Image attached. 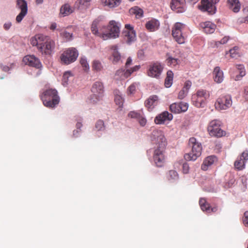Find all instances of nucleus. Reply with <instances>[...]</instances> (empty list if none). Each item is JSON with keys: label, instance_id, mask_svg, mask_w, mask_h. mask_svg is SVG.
Returning a JSON list of instances; mask_svg holds the SVG:
<instances>
[{"label": "nucleus", "instance_id": "31", "mask_svg": "<svg viewBox=\"0 0 248 248\" xmlns=\"http://www.w3.org/2000/svg\"><path fill=\"white\" fill-rule=\"evenodd\" d=\"M73 9L69 4H64L62 5L60 9V15L61 16L64 17L67 16L72 13Z\"/></svg>", "mask_w": 248, "mask_h": 248}, {"label": "nucleus", "instance_id": "30", "mask_svg": "<svg viewBox=\"0 0 248 248\" xmlns=\"http://www.w3.org/2000/svg\"><path fill=\"white\" fill-rule=\"evenodd\" d=\"M167 56L166 62L169 66L174 67L180 64V60L179 59L173 57L169 53L167 54Z\"/></svg>", "mask_w": 248, "mask_h": 248}, {"label": "nucleus", "instance_id": "64", "mask_svg": "<svg viewBox=\"0 0 248 248\" xmlns=\"http://www.w3.org/2000/svg\"><path fill=\"white\" fill-rule=\"evenodd\" d=\"M243 12L245 14H248V6H246L243 9Z\"/></svg>", "mask_w": 248, "mask_h": 248}, {"label": "nucleus", "instance_id": "40", "mask_svg": "<svg viewBox=\"0 0 248 248\" xmlns=\"http://www.w3.org/2000/svg\"><path fill=\"white\" fill-rule=\"evenodd\" d=\"M72 76V74L70 72L67 71L65 72L63 75L62 82V84L64 86H65L67 84L68 81L69 80V78Z\"/></svg>", "mask_w": 248, "mask_h": 248}, {"label": "nucleus", "instance_id": "39", "mask_svg": "<svg viewBox=\"0 0 248 248\" xmlns=\"http://www.w3.org/2000/svg\"><path fill=\"white\" fill-rule=\"evenodd\" d=\"M230 56L232 58H236L239 56V48L238 46H234L229 51Z\"/></svg>", "mask_w": 248, "mask_h": 248}, {"label": "nucleus", "instance_id": "48", "mask_svg": "<svg viewBox=\"0 0 248 248\" xmlns=\"http://www.w3.org/2000/svg\"><path fill=\"white\" fill-rule=\"evenodd\" d=\"M187 91L182 88V89L178 93V98L179 99H183L187 95Z\"/></svg>", "mask_w": 248, "mask_h": 248}, {"label": "nucleus", "instance_id": "63", "mask_svg": "<svg viewBox=\"0 0 248 248\" xmlns=\"http://www.w3.org/2000/svg\"><path fill=\"white\" fill-rule=\"evenodd\" d=\"M57 27V24L56 23H53L51 24L49 28L51 30H54Z\"/></svg>", "mask_w": 248, "mask_h": 248}, {"label": "nucleus", "instance_id": "8", "mask_svg": "<svg viewBox=\"0 0 248 248\" xmlns=\"http://www.w3.org/2000/svg\"><path fill=\"white\" fill-rule=\"evenodd\" d=\"M93 93L91 100L93 103L101 100L104 96V87L102 82L96 81L93 85L91 89Z\"/></svg>", "mask_w": 248, "mask_h": 248}, {"label": "nucleus", "instance_id": "24", "mask_svg": "<svg viewBox=\"0 0 248 248\" xmlns=\"http://www.w3.org/2000/svg\"><path fill=\"white\" fill-rule=\"evenodd\" d=\"M201 26L206 33H212L215 31L216 25L210 21L201 23Z\"/></svg>", "mask_w": 248, "mask_h": 248}, {"label": "nucleus", "instance_id": "17", "mask_svg": "<svg viewBox=\"0 0 248 248\" xmlns=\"http://www.w3.org/2000/svg\"><path fill=\"white\" fill-rule=\"evenodd\" d=\"M23 62L26 65L40 69L42 67V64L39 59L34 55H28L25 56L23 59Z\"/></svg>", "mask_w": 248, "mask_h": 248}, {"label": "nucleus", "instance_id": "9", "mask_svg": "<svg viewBox=\"0 0 248 248\" xmlns=\"http://www.w3.org/2000/svg\"><path fill=\"white\" fill-rule=\"evenodd\" d=\"M108 32L103 34L102 39L107 40L110 38H115L118 37L120 34V27L118 23L114 20L109 22L108 27Z\"/></svg>", "mask_w": 248, "mask_h": 248}, {"label": "nucleus", "instance_id": "10", "mask_svg": "<svg viewBox=\"0 0 248 248\" xmlns=\"http://www.w3.org/2000/svg\"><path fill=\"white\" fill-rule=\"evenodd\" d=\"M232 104V98L229 95H223L219 96L217 100L215 106L217 110L226 109Z\"/></svg>", "mask_w": 248, "mask_h": 248}, {"label": "nucleus", "instance_id": "50", "mask_svg": "<svg viewBox=\"0 0 248 248\" xmlns=\"http://www.w3.org/2000/svg\"><path fill=\"white\" fill-rule=\"evenodd\" d=\"M243 221L244 225L248 227V211H246L244 213Z\"/></svg>", "mask_w": 248, "mask_h": 248}, {"label": "nucleus", "instance_id": "33", "mask_svg": "<svg viewBox=\"0 0 248 248\" xmlns=\"http://www.w3.org/2000/svg\"><path fill=\"white\" fill-rule=\"evenodd\" d=\"M102 3L109 8H113L119 5L121 0H101Z\"/></svg>", "mask_w": 248, "mask_h": 248}, {"label": "nucleus", "instance_id": "25", "mask_svg": "<svg viewBox=\"0 0 248 248\" xmlns=\"http://www.w3.org/2000/svg\"><path fill=\"white\" fill-rule=\"evenodd\" d=\"M217 160V157L214 155L207 157L204 160L202 165V169L203 170H207L209 166H211Z\"/></svg>", "mask_w": 248, "mask_h": 248}, {"label": "nucleus", "instance_id": "29", "mask_svg": "<svg viewBox=\"0 0 248 248\" xmlns=\"http://www.w3.org/2000/svg\"><path fill=\"white\" fill-rule=\"evenodd\" d=\"M99 24V21L98 20H94L91 26V31L92 33L97 36H100L102 38L103 34L104 33L103 31H102V29H100V31H98V26Z\"/></svg>", "mask_w": 248, "mask_h": 248}, {"label": "nucleus", "instance_id": "42", "mask_svg": "<svg viewBox=\"0 0 248 248\" xmlns=\"http://www.w3.org/2000/svg\"><path fill=\"white\" fill-rule=\"evenodd\" d=\"M114 101L116 105H118L119 107H121L123 105L124 100L121 95L116 94L115 96Z\"/></svg>", "mask_w": 248, "mask_h": 248}, {"label": "nucleus", "instance_id": "60", "mask_svg": "<svg viewBox=\"0 0 248 248\" xmlns=\"http://www.w3.org/2000/svg\"><path fill=\"white\" fill-rule=\"evenodd\" d=\"M11 25H12L11 23L9 22L5 23L4 24L3 27L5 30H8L10 28Z\"/></svg>", "mask_w": 248, "mask_h": 248}, {"label": "nucleus", "instance_id": "1", "mask_svg": "<svg viewBox=\"0 0 248 248\" xmlns=\"http://www.w3.org/2000/svg\"><path fill=\"white\" fill-rule=\"evenodd\" d=\"M152 141L155 144L153 159L156 166L162 167L165 162V149L167 144L166 139L163 132L155 130L152 133Z\"/></svg>", "mask_w": 248, "mask_h": 248}, {"label": "nucleus", "instance_id": "6", "mask_svg": "<svg viewBox=\"0 0 248 248\" xmlns=\"http://www.w3.org/2000/svg\"><path fill=\"white\" fill-rule=\"evenodd\" d=\"M186 28V25L180 22L175 23L172 27L171 34L173 39L179 44H184L185 37L183 31Z\"/></svg>", "mask_w": 248, "mask_h": 248}, {"label": "nucleus", "instance_id": "12", "mask_svg": "<svg viewBox=\"0 0 248 248\" xmlns=\"http://www.w3.org/2000/svg\"><path fill=\"white\" fill-rule=\"evenodd\" d=\"M140 68V65H136L126 70L123 69H119L115 73V78L117 80H124L130 77L134 72L138 70Z\"/></svg>", "mask_w": 248, "mask_h": 248}, {"label": "nucleus", "instance_id": "45", "mask_svg": "<svg viewBox=\"0 0 248 248\" xmlns=\"http://www.w3.org/2000/svg\"><path fill=\"white\" fill-rule=\"evenodd\" d=\"M194 155L192 150L188 153H186L184 155V158L186 161H195L197 158L193 159V155Z\"/></svg>", "mask_w": 248, "mask_h": 248}, {"label": "nucleus", "instance_id": "28", "mask_svg": "<svg viewBox=\"0 0 248 248\" xmlns=\"http://www.w3.org/2000/svg\"><path fill=\"white\" fill-rule=\"evenodd\" d=\"M228 4L230 9L237 13L240 9L241 4L238 0H228Z\"/></svg>", "mask_w": 248, "mask_h": 248}, {"label": "nucleus", "instance_id": "44", "mask_svg": "<svg viewBox=\"0 0 248 248\" xmlns=\"http://www.w3.org/2000/svg\"><path fill=\"white\" fill-rule=\"evenodd\" d=\"M80 63L82 67L84 68V70L87 71L89 69V65L87 62V60L84 58H81L80 60Z\"/></svg>", "mask_w": 248, "mask_h": 248}, {"label": "nucleus", "instance_id": "13", "mask_svg": "<svg viewBox=\"0 0 248 248\" xmlns=\"http://www.w3.org/2000/svg\"><path fill=\"white\" fill-rule=\"evenodd\" d=\"M163 69V65L158 62H155L149 65L147 74L149 77L158 78L161 75Z\"/></svg>", "mask_w": 248, "mask_h": 248}, {"label": "nucleus", "instance_id": "4", "mask_svg": "<svg viewBox=\"0 0 248 248\" xmlns=\"http://www.w3.org/2000/svg\"><path fill=\"white\" fill-rule=\"evenodd\" d=\"M210 97L208 91L203 90H198L197 92L192 96L193 104L198 108H202L206 103V100Z\"/></svg>", "mask_w": 248, "mask_h": 248}, {"label": "nucleus", "instance_id": "18", "mask_svg": "<svg viewBox=\"0 0 248 248\" xmlns=\"http://www.w3.org/2000/svg\"><path fill=\"white\" fill-rule=\"evenodd\" d=\"M248 160V151L243 152L241 155L237 158L234 162V166L235 168L238 170H242L245 168V163Z\"/></svg>", "mask_w": 248, "mask_h": 248}, {"label": "nucleus", "instance_id": "5", "mask_svg": "<svg viewBox=\"0 0 248 248\" xmlns=\"http://www.w3.org/2000/svg\"><path fill=\"white\" fill-rule=\"evenodd\" d=\"M221 122L218 120L211 121L208 124L207 131L212 137L220 138L226 134L225 131L221 128Z\"/></svg>", "mask_w": 248, "mask_h": 248}, {"label": "nucleus", "instance_id": "59", "mask_svg": "<svg viewBox=\"0 0 248 248\" xmlns=\"http://www.w3.org/2000/svg\"><path fill=\"white\" fill-rule=\"evenodd\" d=\"M78 1L80 5H86L91 1V0H78Z\"/></svg>", "mask_w": 248, "mask_h": 248}, {"label": "nucleus", "instance_id": "51", "mask_svg": "<svg viewBox=\"0 0 248 248\" xmlns=\"http://www.w3.org/2000/svg\"><path fill=\"white\" fill-rule=\"evenodd\" d=\"M140 114L135 111H130L128 113V116L132 118H136L138 119Z\"/></svg>", "mask_w": 248, "mask_h": 248}, {"label": "nucleus", "instance_id": "46", "mask_svg": "<svg viewBox=\"0 0 248 248\" xmlns=\"http://www.w3.org/2000/svg\"><path fill=\"white\" fill-rule=\"evenodd\" d=\"M137 88V86L135 84L133 83L130 85L127 88V93L128 94H133L135 93Z\"/></svg>", "mask_w": 248, "mask_h": 248}, {"label": "nucleus", "instance_id": "14", "mask_svg": "<svg viewBox=\"0 0 248 248\" xmlns=\"http://www.w3.org/2000/svg\"><path fill=\"white\" fill-rule=\"evenodd\" d=\"M188 145L192 147L191 150L194 153L193 155V159L197 158L201 155L202 146L201 143L197 141L196 139L194 138H191L189 140Z\"/></svg>", "mask_w": 248, "mask_h": 248}, {"label": "nucleus", "instance_id": "54", "mask_svg": "<svg viewBox=\"0 0 248 248\" xmlns=\"http://www.w3.org/2000/svg\"><path fill=\"white\" fill-rule=\"evenodd\" d=\"M192 85V83L190 80H186L184 84V86L183 88V89H186L187 92H188L189 89L191 87Z\"/></svg>", "mask_w": 248, "mask_h": 248}, {"label": "nucleus", "instance_id": "11", "mask_svg": "<svg viewBox=\"0 0 248 248\" xmlns=\"http://www.w3.org/2000/svg\"><path fill=\"white\" fill-rule=\"evenodd\" d=\"M218 1L219 0H202L201 5L199 7L202 11L207 12L212 15L216 12V7L215 5Z\"/></svg>", "mask_w": 248, "mask_h": 248}, {"label": "nucleus", "instance_id": "15", "mask_svg": "<svg viewBox=\"0 0 248 248\" xmlns=\"http://www.w3.org/2000/svg\"><path fill=\"white\" fill-rule=\"evenodd\" d=\"M188 108V104L184 102H176L170 106V110L174 113L179 114L186 112Z\"/></svg>", "mask_w": 248, "mask_h": 248}, {"label": "nucleus", "instance_id": "55", "mask_svg": "<svg viewBox=\"0 0 248 248\" xmlns=\"http://www.w3.org/2000/svg\"><path fill=\"white\" fill-rule=\"evenodd\" d=\"M139 37L143 40H148V36L144 32H140L139 34Z\"/></svg>", "mask_w": 248, "mask_h": 248}, {"label": "nucleus", "instance_id": "47", "mask_svg": "<svg viewBox=\"0 0 248 248\" xmlns=\"http://www.w3.org/2000/svg\"><path fill=\"white\" fill-rule=\"evenodd\" d=\"M61 36L65 38L66 40H70L72 38V34L67 32L66 31H64L61 33Z\"/></svg>", "mask_w": 248, "mask_h": 248}, {"label": "nucleus", "instance_id": "41", "mask_svg": "<svg viewBox=\"0 0 248 248\" xmlns=\"http://www.w3.org/2000/svg\"><path fill=\"white\" fill-rule=\"evenodd\" d=\"M95 127L97 131H102L105 129L104 122L103 120H98L95 125Z\"/></svg>", "mask_w": 248, "mask_h": 248}, {"label": "nucleus", "instance_id": "53", "mask_svg": "<svg viewBox=\"0 0 248 248\" xmlns=\"http://www.w3.org/2000/svg\"><path fill=\"white\" fill-rule=\"evenodd\" d=\"M229 39V37L228 36H225L220 41L217 42L216 45L217 46L218 44H225L228 42Z\"/></svg>", "mask_w": 248, "mask_h": 248}, {"label": "nucleus", "instance_id": "2", "mask_svg": "<svg viewBox=\"0 0 248 248\" xmlns=\"http://www.w3.org/2000/svg\"><path fill=\"white\" fill-rule=\"evenodd\" d=\"M30 43L32 46H37L38 51L45 55H50L55 46L54 41L49 36L42 34H38L32 37Z\"/></svg>", "mask_w": 248, "mask_h": 248}, {"label": "nucleus", "instance_id": "23", "mask_svg": "<svg viewBox=\"0 0 248 248\" xmlns=\"http://www.w3.org/2000/svg\"><path fill=\"white\" fill-rule=\"evenodd\" d=\"M160 26V23L158 20L155 19H152L148 21L145 24L146 29L149 31H155L158 30Z\"/></svg>", "mask_w": 248, "mask_h": 248}, {"label": "nucleus", "instance_id": "19", "mask_svg": "<svg viewBox=\"0 0 248 248\" xmlns=\"http://www.w3.org/2000/svg\"><path fill=\"white\" fill-rule=\"evenodd\" d=\"M173 118L172 114L165 111L156 116L155 119V123L157 124H164L166 121H170Z\"/></svg>", "mask_w": 248, "mask_h": 248}, {"label": "nucleus", "instance_id": "20", "mask_svg": "<svg viewBox=\"0 0 248 248\" xmlns=\"http://www.w3.org/2000/svg\"><path fill=\"white\" fill-rule=\"evenodd\" d=\"M199 204L201 209L207 213H215L217 211L218 207L217 206L211 207L209 203L204 198H201L199 201Z\"/></svg>", "mask_w": 248, "mask_h": 248}, {"label": "nucleus", "instance_id": "49", "mask_svg": "<svg viewBox=\"0 0 248 248\" xmlns=\"http://www.w3.org/2000/svg\"><path fill=\"white\" fill-rule=\"evenodd\" d=\"M138 120L141 126H144L146 124L147 122L146 119L142 115H140Z\"/></svg>", "mask_w": 248, "mask_h": 248}, {"label": "nucleus", "instance_id": "34", "mask_svg": "<svg viewBox=\"0 0 248 248\" xmlns=\"http://www.w3.org/2000/svg\"><path fill=\"white\" fill-rule=\"evenodd\" d=\"M173 73L171 70H169L167 73V76L165 79V86L167 88L170 87L173 82Z\"/></svg>", "mask_w": 248, "mask_h": 248}, {"label": "nucleus", "instance_id": "32", "mask_svg": "<svg viewBox=\"0 0 248 248\" xmlns=\"http://www.w3.org/2000/svg\"><path fill=\"white\" fill-rule=\"evenodd\" d=\"M110 49L113 51L112 53V62L116 64L119 62L121 59V55L117 50V46L116 45L111 46Z\"/></svg>", "mask_w": 248, "mask_h": 248}, {"label": "nucleus", "instance_id": "58", "mask_svg": "<svg viewBox=\"0 0 248 248\" xmlns=\"http://www.w3.org/2000/svg\"><path fill=\"white\" fill-rule=\"evenodd\" d=\"M244 96L245 98L248 100V85L244 88Z\"/></svg>", "mask_w": 248, "mask_h": 248}, {"label": "nucleus", "instance_id": "35", "mask_svg": "<svg viewBox=\"0 0 248 248\" xmlns=\"http://www.w3.org/2000/svg\"><path fill=\"white\" fill-rule=\"evenodd\" d=\"M236 67L237 70H238L239 75H237L235 76V77L234 78V80H239L246 74L245 68H244V65L242 64L236 65Z\"/></svg>", "mask_w": 248, "mask_h": 248}, {"label": "nucleus", "instance_id": "27", "mask_svg": "<svg viewBox=\"0 0 248 248\" xmlns=\"http://www.w3.org/2000/svg\"><path fill=\"white\" fill-rule=\"evenodd\" d=\"M123 34L124 40L127 44H130L136 39L135 31H123Z\"/></svg>", "mask_w": 248, "mask_h": 248}, {"label": "nucleus", "instance_id": "3", "mask_svg": "<svg viewBox=\"0 0 248 248\" xmlns=\"http://www.w3.org/2000/svg\"><path fill=\"white\" fill-rule=\"evenodd\" d=\"M40 97L44 105L47 108H55L60 102L58 92L54 89L46 90L40 95Z\"/></svg>", "mask_w": 248, "mask_h": 248}, {"label": "nucleus", "instance_id": "56", "mask_svg": "<svg viewBox=\"0 0 248 248\" xmlns=\"http://www.w3.org/2000/svg\"><path fill=\"white\" fill-rule=\"evenodd\" d=\"M132 60L131 57H128L126 60V62L125 63V68H128V67L132 64Z\"/></svg>", "mask_w": 248, "mask_h": 248}, {"label": "nucleus", "instance_id": "38", "mask_svg": "<svg viewBox=\"0 0 248 248\" xmlns=\"http://www.w3.org/2000/svg\"><path fill=\"white\" fill-rule=\"evenodd\" d=\"M168 180L170 181L175 180L178 179L177 172L174 170H170L168 173Z\"/></svg>", "mask_w": 248, "mask_h": 248}, {"label": "nucleus", "instance_id": "7", "mask_svg": "<svg viewBox=\"0 0 248 248\" xmlns=\"http://www.w3.org/2000/svg\"><path fill=\"white\" fill-rule=\"evenodd\" d=\"M78 56V51L75 48H69L66 49L61 55V62L64 64H69L76 61Z\"/></svg>", "mask_w": 248, "mask_h": 248}, {"label": "nucleus", "instance_id": "22", "mask_svg": "<svg viewBox=\"0 0 248 248\" xmlns=\"http://www.w3.org/2000/svg\"><path fill=\"white\" fill-rule=\"evenodd\" d=\"M158 103V97L154 95L151 96L145 102V106L149 111H152Z\"/></svg>", "mask_w": 248, "mask_h": 248}, {"label": "nucleus", "instance_id": "16", "mask_svg": "<svg viewBox=\"0 0 248 248\" xmlns=\"http://www.w3.org/2000/svg\"><path fill=\"white\" fill-rule=\"evenodd\" d=\"M16 5L21 10L20 13L17 16L16 20L17 22H20L28 12L27 3L25 0H17Z\"/></svg>", "mask_w": 248, "mask_h": 248}, {"label": "nucleus", "instance_id": "37", "mask_svg": "<svg viewBox=\"0 0 248 248\" xmlns=\"http://www.w3.org/2000/svg\"><path fill=\"white\" fill-rule=\"evenodd\" d=\"M92 68L93 70L98 72L103 69V66L99 61L94 60L92 63Z\"/></svg>", "mask_w": 248, "mask_h": 248}, {"label": "nucleus", "instance_id": "61", "mask_svg": "<svg viewBox=\"0 0 248 248\" xmlns=\"http://www.w3.org/2000/svg\"><path fill=\"white\" fill-rule=\"evenodd\" d=\"M80 130H75L73 132V137L76 138L78 137L79 135Z\"/></svg>", "mask_w": 248, "mask_h": 248}, {"label": "nucleus", "instance_id": "43", "mask_svg": "<svg viewBox=\"0 0 248 248\" xmlns=\"http://www.w3.org/2000/svg\"><path fill=\"white\" fill-rule=\"evenodd\" d=\"M226 177H228L229 180L227 182L228 187L231 186L235 182V179L233 175L229 173L226 175Z\"/></svg>", "mask_w": 248, "mask_h": 248}, {"label": "nucleus", "instance_id": "62", "mask_svg": "<svg viewBox=\"0 0 248 248\" xmlns=\"http://www.w3.org/2000/svg\"><path fill=\"white\" fill-rule=\"evenodd\" d=\"M240 22L241 23H248V16H246L245 17L241 18Z\"/></svg>", "mask_w": 248, "mask_h": 248}, {"label": "nucleus", "instance_id": "26", "mask_svg": "<svg viewBox=\"0 0 248 248\" xmlns=\"http://www.w3.org/2000/svg\"><path fill=\"white\" fill-rule=\"evenodd\" d=\"M213 76L214 80L217 83H220L223 80V73L219 67H216L214 68Z\"/></svg>", "mask_w": 248, "mask_h": 248}, {"label": "nucleus", "instance_id": "36", "mask_svg": "<svg viewBox=\"0 0 248 248\" xmlns=\"http://www.w3.org/2000/svg\"><path fill=\"white\" fill-rule=\"evenodd\" d=\"M129 12L130 14L135 15L137 18L142 17L143 13V10L138 7L131 8Z\"/></svg>", "mask_w": 248, "mask_h": 248}, {"label": "nucleus", "instance_id": "21", "mask_svg": "<svg viewBox=\"0 0 248 248\" xmlns=\"http://www.w3.org/2000/svg\"><path fill=\"white\" fill-rule=\"evenodd\" d=\"M185 0H172L170 7L172 10L177 13H182L185 10Z\"/></svg>", "mask_w": 248, "mask_h": 248}, {"label": "nucleus", "instance_id": "57", "mask_svg": "<svg viewBox=\"0 0 248 248\" xmlns=\"http://www.w3.org/2000/svg\"><path fill=\"white\" fill-rule=\"evenodd\" d=\"M125 28L126 29L124 31H135L134 30L133 27L130 24H125Z\"/></svg>", "mask_w": 248, "mask_h": 248}, {"label": "nucleus", "instance_id": "52", "mask_svg": "<svg viewBox=\"0 0 248 248\" xmlns=\"http://www.w3.org/2000/svg\"><path fill=\"white\" fill-rule=\"evenodd\" d=\"M182 170L184 173L187 174L188 173L189 170V167L187 163H184L183 164Z\"/></svg>", "mask_w": 248, "mask_h": 248}]
</instances>
